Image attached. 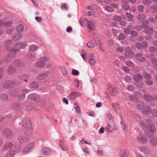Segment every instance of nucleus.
I'll return each instance as SVG.
<instances>
[{
    "label": "nucleus",
    "instance_id": "nucleus-27",
    "mask_svg": "<svg viewBox=\"0 0 157 157\" xmlns=\"http://www.w3.org/2000/svg\"><path fill=\"white\" fill-rule=\"evenodd\" d=\"M17 43L19 47L21 48H24L27 46V43L25 42H21L19 41Z\"/></svg>",
    "mask_w": 157,
    "mask_h": 157
},
{
    "label": "nucleus",
    "instance_id": "nucleus-10",
    "mask_svg": "<svg viewBox=\"0 0 157 157\" xmlns=\"http://www.w3.org/2000/svg\"><path fill=\"white\" fill-rule=\"evenodd\" d=\"M79 93L77 92H72L67 96V98L70 100H72L75 99L78 95Z\"/></svg>",
    "mask_w": 157,
    "mask_h": 157
},
{
    "label": "nucleus",
    "instance_id": "nucleus-31",
    "mask_svg": "<svg viewBox=\"0 0 157 157\" xmlns=\"http://www.w3.org/2000/svg\"><path fill=\"white\" fill-rule=\"evenodd\" d=\"M144 31L147 34H151L153 32V29L151 28L148 27L147 26H145L144 28Z\"/></svg>",
    "mask_w": 157,
    "mask_h": 157
},
{
    "label": "nucleus",
    "instance_id": "nucleus-35",
    "mask_svg": "<svg viewBox=\"0 0 157 157\" xmlns=\"http://www.w3.org/2000/svg\"><path fill=\"white\" fill-rule=\"evenodd\" d=\"M125 64L127 66L131 68L134 67L135 66V64L131 61H126Z\"/></svg>",
    "mask_w": 157,
    "mask_h": 157
},
{
    "label": "nucleus",
    "instance_id": "nucleus-56",
    "mask_svg": "<svg viewBox=\"0 0 157 157\" xmlns=\"http://www.w3.org/2000/svg\"><path fill=\"white\" fill-rule=\"evenodd\" d=\"M13 107L15 109H17L20 108V105L19 103H15L13 104Z\"/></svg>",
    "mask_w": 157,
    "mask_h": 157
},
{
    "label": "nucleus",
    "instance_id": "nucleus-51",
    "mask_svg": "<svg viewBox=\"0 0 157 157\" xmlns=\"http://www.w3.org/2000/svg\"><path fill=\"white\" fill-rule=\"evenodd\" d=\"M71 74L73 75L77 76L79 74V72L75 69L72 70Z\"/></svg>",
    "mask_w": 157,
    "mask_h": 157
},
{
    "label": "nucleus",
    "instance_id": "nucleus-11",
    "mask_svg": "<svg viewBox=\"0 0 157 157\" xmlns=\"http://www.w3.org/2000/svg\"><path fill=\"white\" fill-rule=\"evenodd\" d=\"M14 85V82L12 81H8L4 82L3 84V86L6 88L11 87Z\"/></svg>",
    "mask_w": 157,
    "mask_h": 157
},
{
    "label": "nucleus",
    "instance_id": "nucleus-49",
    "mask_svg": "<svg viewBox=\"0 0 157 157\" xmlns=\"http://www.w3.org/2000/svg\"><path fill=\"white\" fill-rule=\"evenodd\" d=\"M126 36L124 34L121 33L118 37V39L119 40H123L125 39Z\"/></svg>",
    "mask_w": 157,
    "mask_h": 157
},
{
    "label": "nucleus",
    "instance_id": "nucleus-44",
    "mask_svg": "<svg viewBox=\"0 0 157 157\" xmlns=\"http://www.w3.org/2000/svg\"><path fill=\"white\" fill-rule=\"evenodd\" d=\"M142 151L145 154H149L150 152L149 150L145 147H144L142 148Z\"/></svg>",
    "mask_w": 157,
    "mask_h": 157
},
{
    "label": "nucleus",
    "instance_id": "nucleus-26",
    "mask_svg": "<svg viewBox=\"0 0 157 157\" xmlns=\"http://www.w3.org/2000/svg\"><path fill=\"white\" fill-rule=\"evenodd\" d=\"M22 35L21 33L16 34L13 36L12 39L14 40H19L22 38Z\"/></svg>",
    "mask_w": 157,
    "mask_h": 157
},
{
    "label": "nucleus",
    "instance_id": "nucleus-2",
    "mask_svg": "<svg viewBox=\"0 0 157 157\" xmlns=\"http://www.w3.org/2000/svg\"><path fill=\"white\" fill-rule=\"evenodd\" d=\"M48 59L45 56L40 58L38 61L34 64V66L36 67L42 68L44 67L45 65V62L47 61Z\"/></svg>",
    "mask_w": 157,
    "mask_h": 157
},
{
    "label": "nucleus",
    "instance_id": "nucleus-33",
    "mask_svg": "<svg viewBox=\"0 0 157 157\" xmlns=\"http://www.w3.org/2000/svg\"><path fill=\"white\" fill-rule=\"evenodd\" d=\"M15 71L16 69L13 66H10L8 69V72L10 74H12Z\"/></svg>",
    "mask_w": 157,
    "mask_h": 157
},
{
    "label": "nucleus",
    "instance_id": "nucleus-1",
    "mask_svg": "<svg viewBox=\"0 0 157 157\" xmlns=\"http://www.w3.org/2000/svg\"><path fill=\"white\" fill-rule=\"evenodd\" d=\"M18 46L17 43L15 45L14 48L11 50V52L9 53L7 56V59H5L6 62H8L10 61L11 59L13 58L15 56V52H17L19 50L17 46Z\"/></svg>",
    "mask_w": 157,
    "mask_h": 157
},
{
    "label": "nucleus",
    "instance_id": "nucleus-55",
    "mask_svg": "<svg viewBox=\"0 0 157 157\" xmlns=\"http://www.w3.org/2000/svg\"><path fill=\"white\" fill-rule=\"evenodd\" d=\"M155 55L154 54H151L149 56V58L151 59V62H152V60L154 59H155Z\"/></svg>",
    "mask_w": 157,
    "mask_h": 157
},
{
    "label": "nucleus",
    "instance_id": "nucleus-37",
    "mask_svg": "<svg viewBox=\"0 0 157 157\" xmlns=\"http://www.w3.org/2000/svg\"><path fill=\"white\" fill-rule=\"evenodd\" d=\"M151 63L153 64V68L155 70H157V59L152 60Z\"/></svg>",
    "mask_w": 157,
    "mask_h": 157
},
{
    "label": "nucleus",
    "instance_id": "nucleus-54",
    "mask_svg": "<svg viewBox=\"0 0 157 157\" xmlns=\"http://www.w3.org/2000/svg\"><path fill=\"white\" fill-rule=\"evenodd\" d=\"M86 45L89 48H93L94 46V44L90 41L88 42Z\"/></svg>",
    "mask_w": 157,
    "mask_h": 157
},
{
    "label": "nucleus",
    "instance_id": "nucleus-61",
    "mask_svg": "<svg viewBox=\"0 0 157 157\" xmlns=\"http://www.w3.org/2000/svg\"><path fill=\"white\" fill-rule=\"evenodd\" d=\"M138 9L139 11L141 13L143 12L144 9V6L142 5H140L138 7Z\"/></svg>",
    "mask_w": 157,
    "mask_h": 157
},
{
    "label": "nucleus",
    "instance_id": "nucleus-60",
    "mask_svg": "<svg viewBox=\"0 0 157 157\" xmlns=\"http://www.w3.org/2000/svg\"><path fill=\"white\" fill-rule=\"evenodd\" d=\"M96 60L94 59H89V62L90 64L92 66L94 65L96 63Z\"/></svg>",
    "mask_w": 157,
    "mask_h": 157
},
{
    "label": "nucleus",
    "instance_id": "nucleus-57",
    "mask_svg": "<svg viewBox=\"0 0 157 157\" xmlns=\"http://www.w3.org/2000/svg\"><path fill=\"white\" fill-rule=\"evenodd\" d=\"M149 51L150 52H157V49L153 47H151L149 48Z\"/></svg>",
    "mask_w": 157,
    "mask_h": 157
},
{
    "label": "nucleus",
    "instance_id": "nucleus-19",
    "mask_svg": "<svg viewBox=\"0 0 157 157\" xmlns=\"http://www.w3.org/2000/svg\"><path fill=\"white\" fill-rule=\"evenodd\" d=\"M18 140L20 143H23L28 141V139L23 136H20L18 137Z\"/></svg>",
    "mask_w": 157,
    "mask_h": 157
},
{
    "label": "nucleus",
    "instance_id": "nucleus-38",
    "mask_svg": "<svg viewBox=\"0 0 157 157\" xmlns=\"http://www.w3.org/2000/svg\"><path fill=\"white\" fill-rule=\"evenodd\" d=\"M112 108L115 111L118 110L119 108V105L117 103H112L111 104Z\"/></svg>",
    "mask_w": 157,
    "mask_h": 157
},
{
    "label": "nucleus",
    "instance_id": "nucleus-18",
    "mask_svg": "<svg viewBox=\"0 0 157 157\" xmlns=\"http://www.w3.org/2000/svg\"><path fill=\"white\" fill-rule=\"evenodd\" d=\"M87 28L90 30H94L95 29V25L94 23L91 21H89L87 22Z\"/></svg>",
    "mask_w": 157,
    "mask_h": 157
},
{
    "label": "nucleus",
    "instance_id": "nucleus-22",
    "mask_svg": "<svg viewBox=\"0 0 157 157\" xmlns=\"http://www.w3.org/2000/svg\"><path fill=\"white\" fill-rule=\"evenodd\" d=\"M18 78L20 80H24L25 82L27 81V79L29 78V75H22L18 76Z\"/></svg>",
    "mask_w": 157,
    "mask_h": 157
},
{
    "label": "nucleus",
    "instance_id": "nucleus-25",
    "mask_svg": "<svg viewBox=\"0 0 157 157\" xmlns=\"http://www.w3.org/2000/svg\"><path fill=\"white\" fill-rule=\"evenodd\" d=\"M73 107L76 112L78 114H80L81 112L78 105L77 104L74 103L73 105Z\"/></svg>",
    "mask_w": 157,
    "mask_h": 157
},
{
    "label": "nucleus",
    "instance_id": "nucleus-32",
    "mask_svg": "<svg viewBox=\"0 0 157 157\" xmlns=\"http://www.w3.org/2000/svg\"><path fill=\"white\" fill-rule=\"evenodd\" d=\"M60 146L62 150L63 151H67V147L63 144V141L60 140L59 142Z\"/></svg>",
    "mask_w": 157,
    "mask_h": 157
},
{
    "label": "nucleus",
    "instance_id": "nucleus-52",
    "mask_svg": "<svg viewBox=\"0 0 157 157\" xmlns=\"http://www.w3.org/2000/svg\"><path fill=\"white\" fill-rule=\"evenodd\" d=\"M14 63L15 65L17 66H20L21 64V61L18 60H16L14 61Z\"/></svg>",
    "mask_w": 157,
    "mask_h": 157
},
{
    "label": "nucleus",
    "instance_id": "nucleus-13",
    "mask_svg": "<svg viewBox=\"0 0 157 157\" xmlns=\"http://www.w3.org/2000/svg\"><path fill=\"white\" fill-rule=\"evenodd\" d=\"M48 75L46 73H41L37 77L38 80L43 81L46 79L48 78Z\"/></svg>",
    "mask_w": 157,
    "mask_h": 157
},
{
    "label": "nucleus",
    "instance_id": "nucleus-30",
    "mask_svg": "<svg viewBox=\"0 0 157 157\" xmlns=\"http://www.w3.org/2000/svg\"><path fill=\"white\" fill-rule=\"evenodd\" d=\"M12 43V41L10 40H8L6 41L5 44V46L6 50L7 51H9L10 49V45Z\"/></svg>",
    "mask_w": 157,
    "mask_h": 157
},
{
    "label": "nucleus",
    "instance_id": "nucleus-29",
    "mask_svg": "<svg viewBox=\"0 0 157 157\" xmlns=\"http://www.w3.org/2000/svg\"><path fill=\"white\" fill-rule=\"evenodd\" d=\"M60 69L63 75L64 76H67L68 75V73L65 67H61Z\"/></svg>",
    "mask_w": 157,
    "mask_h": 157
},
{
    "label": "nucleus",
    "instance_id": "nucleus-50",
    "mask_svg": "<svg viewBox=\"0 0 157 157\" xmlns=\"http://www.w3.org/2000/svg\"><path fill=\"white\" fill-rule=\"evenodd\" d=\"M143 2L145 5H149L151 4V0H143Z\"/></svg>",
    "mask_w": 157,
    "mask_h": 157
},
{
    "label": "nucleus",
    "instance_id": "nucleus-53",
    "mask_svg": "<svg viewBox=\"0 0 157 157\" xmlns=\"http://www.w3.org/2000/svg\"><path fill=\"white\" fill-rule=\"evenodd\" d=\"M122 7L125 10H127L130 8V6L124 4L122 6Z\"/></svg>",
    "mask_w": 157,
    "mask_h": 157
},
{
    "label": "nucleus",
    "instance_id": "nucleus-28",
    "mask_svg": "<svg viewBox=\"0 0 157 157\" xmlns=\"http://www.w3.org/2000/svg\"><path fill=\"white\" fill-rule=\"evenodd\" d=\"M41 152L44 155H48L51 153L50 150L48 148H43L41 150Z\"/></svg>",
    "mask_w": 157,
    "mask_h": 157
},
{
    "label": "nucleus",
    "instance_id": "nucleus-6",
    "mask_svg": "<svg viewBox=\"0 0 157 157\" xmlns=\"http://www.w3.org/2000/svg\"><path fill=\"white\" fill-rule=\"evenodd\" d=\"M125 56L127 58L132 57L134 55L133 52L129 47H127L125 49Z\"/></svg>",
    "mask_w": 157,
    "mask_h": 157
},
{
    "label": "nucleus",
    "instance_id": "nucleus-59",
    "mask_svg": "<svg viewBox=\"0 0 157 157\" xmlns=\"http://www.w3.org/2000/svg\"><path fill=\"white\" fill-rule=\"evenodd\" d=\"M135 89V87L132 85H129L127 87V90L129 91H133Z\"/></svg>",
    "mask_w": 157,
    "mask_h": 157
},
{
    "label": "nucleus",
    "instance_id": "nucleus-39",
    "mask_svg": "<svg viewBox=\"0 0 157 157\" xmlns=\"http://www.w3.org/2000/svg\"><path fill=\"white\" fill-rule=\"evenodd\" d=\"M144 99L147 101L152 100V97L149 94H145L144 96Z\"/></svg>",
    "mask_w": 157,
    "mask_h": 157
},
{
    "label": "nucleus",
    "instance_id": "nucleus-5",
    "mask_svg": "<svg viewBox=\"0 0 157 157\" xmlns=\"http://www.w3.org/2000/svg\"><path fill=\"white\" fill-rule=\"evenodd\" d=\"M34 143L33 142H31L27 145L24 149L22 151V154H26L29 152L34 148Z\"/></svg>",
    "mask_w": 157,
    "mask_h": 157
},
{
    "label": "nucleus",
    "instance_id": "nucleus-34",
    "mask_svg": "<svg viewBox=\"0 0 157 157\" xmlns=\"http://www.w3.org/2000/svg\"><path fill=\"white\" fill-rule=\"evenodd\" d=\"M4 132L7 135L8 137H10L13 135L12 132L9 129H6L4 130Z\"/></svg>",
    "mask_w": 157,
    "mask_h": 157
},
{
    "label": "nucleus",
    "instance_id": "nucleus-9",
    "mask_svg": "<svg viewBox=\"0 0 157 157\" xmlns=\"http://www.w3.org/2000/svg\"><path fill=\"white\" fill-rule=\"evenodd\" d=\"M108 90L110 94L112 96H115L117 95V92L116 88L111 86H109Z\"/></svg>",
    "mask_w": 157,
    "mask_h": 157
},
{
    "label": "nucleus",
    "instance_id": "nucleus-48",
    "mask_svg": "<svg viewBox=\"0 0 157 157\" xmlns=\"http://www.w3.org/2000/svg\"><path fill=\"white\" fill-rule=\"evenodd\" d=\"M105 131L108 132H112L113 131V130L110 128V125L109 124L105 127Z\"/></svg>",
    "mask_w": 157,
    "mask_h": 157
},
{
    "label": "nucleus",
    "instance_id": "nucleus-21",
    "mask_svg": "<svg viewBox=\"0 0 157 157\" xmlns=\"http://www.w3.org/2000/svg\"><path fill=\"white\" fill-rule=\"evenodd\" d=\"M39 83L36 81H33L29 85V87L30 88H36L39 86Z\"/></svg>",
    "mask_w": 157,
    "mask_h": 157
},
{
    "label": "nucleus",
    "instance_id": "nucleus-41",
    "mask_svg": "<svg viewBox=\"0 0 157 157\" xmlns=\"http://www.w3.org/2000/svg\"><path fill=\"white\" fill-rule=\"evenodd\" d=\"M81 56L83 59L85 60L87 59V54L86 52L83 50H82L81 51Z\"/></svg>",
    "mask_w": 157,
    "mask_h": 157
},
{
    "label": "nucleus",
    "instance_id": "nucleus-63",
    "mask_svg": "<svg viewBox=\"0 0 157 157\" xmlns=\"http://www.w3.org/2000/svg\"><path fill=\"white\" fill-rule=\"evenodd\" d=\"M105 9L107 11L109 12H111L113 11V9L112 7L109 6H106Z\"/></svg>",
    "mask_w": 157,
    "mask_h": 157
},
{
    "label": "nucleus",
    "instance_id": "nucleus-62",
    "mask_svg": "<svg viewBox=\"0 0 157 157\" xmlns=\"http://www.w3.org/2000/svg\"><path fill=\"white\" fill-rule=\"evenodd\" d=\"M86 8L87 10H93L94 9V8L93 7V6L92 5L86 6Z\"/></svg>",
    "mask_w": 157,
    "mask_h": 157
},
{
    "label": "nucleus",
    "instance_id": "nucleus-4",
    "mask_svg": "<svg viewBox=\"0 0 157 157\" xmlns=\"http://www.w3.org/2000/svg\"><path fill=\"white\" fill-rule=\"evenodd\" d=\"M28 99L33 100L35 102L38 103L40 100V95L36 93H31L27 97Z\"/></svg>",
    "mask_w": 157,
    "mask_h": 157
},
{
    "label": "nucleus",
    "instance_id": "nucleus-42",
    "mask_svg": "<svg viewBox=\"0 0 157 157\" xmlns=\"http://www.w3.org/2000/svg\"><path fill=\"white\" fill-rule=\"evenodd\" d=\"M143 113L146 115H148L150 113V108L149 107H146L143 111Z\"/></svg>",
    "mask_w": 157,
    "mask_h": 157
},
{
    "label": "nucleus",
    "instance_id": "nucleus-14",
    "mask_svg": "<svg viewBox=\"0 0 157 157\" xmlns=\"http://www.w3.org/2000/svg\"><path fill=\"white\" fill-rule=\"evenodd\" d=\"M137 140L138 141L144 143L146 142L147 140V139L146 137L143 136L141 135H139L137 138Z\"/></svg>",
    "mask_w": 157,
    "mask_h": 157
},
{
    "label": "nucleus",
    "instance_id": "nucleus-45",
    "mask_svg": "<svg viewBox=\"0 0 157 157\" xmlns=\"http://www.w3.org/2000/svg\"><path fill=\"white\" fill-rule=\"evenodd\" d=\"M13 29L11 28H7L6 29V32L8 34H11L13 33Z\"/></svg>",
    "mask_w": 157,
    "mask_h": 157
},
{
    "label": "nucleus",
    "instance_id": "nucleus-36",
    "mask_svg": "<svg viewBox=\"0 0 157 157\" xmlns=\"http://www.w3.org/2000/svg\"><path fill=\"white\" fill-rule=\"evenodd\" d=\"M143 82L142 81H137L134 82L135 85L138 87H141L143 85Z\"/></svg>",
    "mask_w": 157,
    "mask_h": 157
},
{
    "label": "nucleus",
    "instance_id": "nucleus-64",
    "mask_svg": "<svg viewBox=\"0 0 157 157\" xmlns=\"http://www.w3.org/2000/svg\"><path fill=\"white\" fill-rule=\"evenodd\" d=\"M152 115L154 116H156L157 115V110L155 109H153L151 112Z\"/></svg>",
    "mask_w": 157,
    "mask_h": 157
},
{
    "label": "nucleus",
    "instance_id": "nucleus-15",
    "mask_svg": "<svg viewBox=\"0 0 157 157\" xmlns=\"http://www.w3.org/2000/svg\"><path fill=\"white\" fill-rule=\"evenodd\" d=\"M150 141L151 144L153 146H155L157 144V138L155 136L150 138Z\"/></svg>",
    "mask_w": 157,
    "mask_h": 157
},
{
    "label": "nucleus",
    "instance_id": "nucleus-16",
    "mask_svg": "<svg viewBox=\"0 0 157 157\" xmlns=\"http://www.w3.org/2000/svg\"><path fill=\"white\" fill-rule=\"evenodd\" d=\"M38 48V46L35 44H31L29 48V51L30 52H33L36 51Z\"/></svg>",
    "mask_w": 157,
    "mask_h": 157
},
{
    "label": "nucleus",
    "instance_id": "nucleus-58",
    "mask_svg": "<svg viewBox=\"0 0 157 157\" xmlns=\"http://www.w3.org/2000/svg\"><path fill=\"white\" fill-rule=\"evenodd\" d=\"M137 18L139 20H141L144 19L145 18V16L143 14H140L138 16Z\"/></svg>",
    "mask_w": 157,
    "mask_h": 157
},
{
    "label": "nucleus",
    "instance_id": "nucleus-24",
    "mask_svg": "<svg viewBox=\"0 0 157 157\" xmlns=\"http://www.w3.org/2000/svg\"><path fill=\"white\" fill-rule=\"evenodd\" d=\"M16 29L18 33H21L23 31L24 26L23 25L20 24L17 26Z\"/></svg>",
    "mask_w": 157,
    "mask_h": 157
},
{
    "label": "nucleus",
    "instance_id": "nucleus-12",
    "mask_svg": "<svg viewBox=\"0 0 157 157\" xmlns=\"http://www.w3.org/2000/svg\"><path fill=\"white\" fill-rule=\"evenodd\" d=\"M132 78L135 82L142 80L143 79V77L140 74L137 73L134 75Z\"/></svg>",
    "mask_w": 157,
    "mask_h": 157
},
{
    "label": "nucleus",
    "instance_id": "nucleus-46",
    "mask_svg": "<svg viewBox=\"0 0 157 157\" xmlns=\"http://www.w3.org/2000/svg\"><path fill=\"white\" fill-rule=\"evenodd\" d=\"M9 94L13 96H15L18 94V93L14 90H11L9 92Z\"/></svg>",
    "mask_w": 157,
    "mask_h": 157
},
{
    "label": "nucleus",
    "instance_id": "nucleus-8",
    "mask_svg": "<svg viewBox=\"0 0 157 157\" xmlns=\"http://www.w3.org/2000/svg\"><path fill=\"white\" fill-rule=\"evenodd\" d=\"M142 54L141 53H137L135 55L136 59L138 61L140 62H144L146 60L145 57L141 56Z\"/></svg>",
    "mask_w": 157,
    "mask_h": 157
},
{
    "label": "nucleus",
    "instance_id": "nucleus-47",
    "mask_svg": "<svg viewBox=\"0 0 157 157\" xmlns=\"http://www.w3.org/2000/svg\"><path fill=\"white\" fill-rule=\"evenodd\" d=\"M145 83L147 85L149 86H152L153 84V81L150 79L146 80L145 81Z\"/></svg>",
    "mask_w": 157,
    "mask_h": 157
},
{
    "label": "nucleus",
    "instance_id": "nucleus-7",
    "mask_svg": "<svg viewBox=\"0 0 157 157\" xmlns=\"http://www.w3.org/2000/svg\"><path fill=\"white\" fill-rule=\"evenodd\" d=\"M23 125L25 128L32 127L30 119L27 118L24 119L23 122Z\"/></svg>",
    "mask_w": 157,
    "mask_h": 157
},
{
    "label": "nucleus",
    "instance_id": "nucleus-23",
    "mask_svg": "<svg viewBox=\"0 0 157 157\" xmlns=\"http://www.w3.org/2000/svg\"><path fill=\"white\" fill-rule=\"evenodd\" d=\"M15 154V151L13 149H11L6 154L5 157H13Z\"/></svg>",
    "mask_w": 157,
    "mask_h": 157
},
{
    "label": "nucleus",
    "instance_id": "nucleus-43",
    "mask_svg": "<svg viewBox=\"0 0 157 157\" xmlns=\"http://www.w3.org/2000/svg\"><path fill=\"white\" fill-rule=\"evenodd\" d=\"M12 21H8L4 23V26L5 27H8L10 26L13 23Z\"/></svg>",
    "mask_w": 157,
    "mask_h": 157
},
{
    "label": "nucleus",
    "instance_id": "nucleus-17",
    "mask_svg": "<svg viewBox=\"0 0 157 157\" xmlns=\"http://www.w3.org/2000/svg\"><path fill=\"white\" fill-rule=\"evenodd\" d=\"M13 144L11 142H9L6 143L4 145L3 150L4 151H7L10 150V148L13 147Z\"/></svg>",
    "mask_w": 157,
    "mask_h": 157
},
{
    "label": "nucleus",
    "instance_id": "nucleus-40",
    "mask_svg": "<svg viewBox=\"0 0 157 157\" xmlns=\"http://www.w3.org/2000/svg\"><path fill=\"white\" fill-rule=\"evenodd\" d=\"M144 77L147 79V80L151 79L152 78L151 75L147 73L144 72L143 73Z\"/></svg>",
    "mask_w": 157,
    "mask_h": 157
},
{
    "label": "nucleus",
    "instance_id": "nucleus-20",
    "mask_svg": "<svg viewBox=\"0 0 157 157\" xmlns=\"http://www.w3.org/2000/svg\"><path fill=\"white\" fill-rule=\"evenodd\" d=\"M24 134L27 136L30 135L33 132V129L32 127L25 128L24 129Z\"/></svg>",
    "mask_w": 157,
    "mask_h": 157
},
{
    "label": "nucleus",
    "instance_id": "nucleus-3",
    "mask_svg": "<svg viewBox=\"0 0 157 157\" xmlns=\"http://www.w3.org/2000/svg\"><path fill=\"white\" fill-rule=\"evenodd\" d=\"M146 121L148 125V127L147 129L150 132L145 133L148 137H149L152 136L153 133L155 132V128L150 121L147 120Z\"/></svg>",
    "mask_w": 157,
    "mask_h": 157
}]
</instances>
